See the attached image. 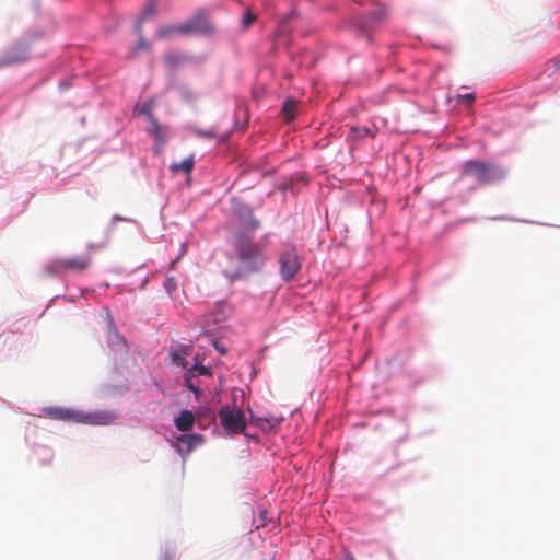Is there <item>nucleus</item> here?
Here are the masks:
<instances>
[{
  "label": "nucleus",
  "instance_id": "1",
  "mask_svg": "<svg viewBox=\"0 0 560 560\" xmlns=\"http://www.w3.org/2000/svg\"><path fill=\"white\" fill-rule=\"evenodd\" d=\"M266 261V248L248 233H238L232 238L231 250L225 254L221 268L228 279L240 280L261 271Z\"/></svg>",
  "mask_w": 560,
  "mask_h": 560
},
{
  "label": "nucleus",
  "instance_id": "2",
  "mask_svg": "<svg viewBox=\"0 0 560 560\" xmlns=\"http://www.w3.org/2000/svg\"><path fill=\"white\" fill-rule=\"evenodd\" d=\"M43 413L45 417L54 420L83 423L90 425H108L113 423L117 418V416L113 411L108 410H95L84 412L81 410L59 406L46 407L43 409Z\"/></svg>",
  "mask_w": 560,
  "mask_h": 560
},
{
  "label": "nucleus",
  "instance_id": "3",
  "mask_svg": "<svg viewBox=\"0 0 560 560\" xmlns=\"http://www.w3.org/2000/svg\"><path fill=\"white\" fill-rule=\"evenodd\" d=\"M462 176L471 177L478 185H490L502 180L506 171L488 161L469 160L462 165Z\"/></svg>",
  "mask_w": 560,
  "mask_h": 560
},
{
  "label": "nucleus",
  "instance_id": "4",
  "mask_svg": "<svg viewBox=\"0 0 560 560\" xmlns=\"http://www.w3.org/2000/svg\"><path fill=\"white\" fill-rule=\"evenodd\" d=\"M91 264L92 257L89 255L55 258L44 266V271L48 276H61L69 272L81 273L88 270Z\"/></svg>",
  "mask_w": 560,
  "mask_h": 560
},
{
  "label": "nucleus",
  "instance_id": "5",
  "mask_svg": "<svg viewBox=\"0 0 560 560\" xmlns=\"http://www.w3.org/2000/svg\"><path fill=\"white\" fill-rule=\"evenodd\" d=\"M280 277L289 282L295 278L302 268V261L296 253V248L288 246L279 254Z\"/></svg>",
  "mask_w": 560,
  "mask_h": 560
},
{
  "label": "nucleus",
  "instance_id": "6",
  "mask_svg": "<svg viewBox=\"0 0 560 560\" xmlns=\"http://www.w3.org/2000/svg\"><path fill=\"white\" fill-rule=\"evenodd\" d=\"M221 425L230 434L242 433L246 428L245 415L241 409L223 406L218 413Z\"/></svg>",
  "mask_w": 560,
  "mask_h": 560
},
{
  "label": "nucleus",
  "instance_id": "7",
  "mask_svg": "<svg viewBox=\"0 0 560 560\" xmlns=\"http://www.w3.org/2000/svg\"><path fill=\"white\" fill-rule=\"evenodd\" d=\"M213 30L214 27L212 23L203 13H198L186 22L182 23V36L208 34L213 32Z\"/></svg>",
  "mask_w": 560,
  "mask_h": 560
},
{
  "label": "nucleus",
  "instance_id": "8",
  "mask_svg": "<svg viewBox=\"0 0 560 560\" xmlns=\"http://www.w3.org/2000/svg\"><path fill=\"white\" fill-rule=\"evenodd\" d=\"M27 60V49L24 46H18L7 51L0 59V67L11 66Z\"/></svg>",
  "mask_w": 560,
  "mask_h": 560
},
{
  "label": "nucleus",
  "instance_id": "9",
  "mask_svg": "<svg viewBox=\"0 0 560 560\" xmlns=\"http://www.w3.org/2000/svg\"><path fill=\"white\" fill-rule=\"evenodd\" d=\"M192 345H182L177 350L170 353L173 364L186 369L188 366L187 357L192 352Z\"/></svg>",
  "mask_w": 560,
  "mask_h": 560
},
{
  "label": "nucleus",
  "instance_id": "10",
  "mask_svg": "<svg viewBox=\"0 0 560 560\" xmlns=\"http://www.w3.org/2000/svg\"><path fill=\"white\" fill-rule=\"evenodd\" d=\"M195 422L194 413L189 410H183L175 419V425L179 431H189Z\"/></svg>",
  "mask_w": 560,
  "mask_h": 560
},
{
  "label": "nucleus",
  "instance_id": "11",
  "mask_svg": "<svg viewBox=\"0 0 560 560\" xmlns=\"http://www.w3.org/2000/svg\"><path fill=\"white\" fill-rule=\"evenodd\" d=\"M194 165H195V159L194 156H189L185 160H183L182 162L179 163H173L171 166H170V170L173 172V173H178V172H183L187 175H189L191 172H192V168H194Z\"/></svg>",
  "mask_w": 560,
  "mask_h": 560
},
{
  "label": "nucleus",
  "instance_id": "12",
  "mask_svg": "<svg viewBox=\"0 0 560 560\" xmlns=\"http://www.w3.org/2000/svg\"><path fill=\"white\" fill-rule=\"evenodd\" d=\"M175 35H182V24L162 26L156 31L159 39L171 38Z\"/></svg>",
  "mask_w": 560,
  "mask_h": 560
},
{
  "label": "nucleus",
  "instance_id": "13",
  "mask_svg": "<svg viewBox=\"0 0 560 560\" xmlns=\"http://www.w3.org/2000/svg\"><path fill=\"white\" fill-rule=\"evenodd\" d=\"M107 341H108V345L113 348H117V349L126 348L125 339L119 335L117 329L114 327H109V329H108Z\"/></svg>",
  "mask_w": 560,
  "mask_h": 560
},
{
  "label": "nucleus",
  "instance_id": "14",
  "mask_svg": "<svg viewBox=\"0 0 560 560\" xmlns=\"http://www.w3.org/2000/svg\"><path fill=\"white\" fill-rule=\"evenodd\" d=\"M177 441L180 444H185L189 452L197 445H200L203 442V439L200 434H183L177 439Z\"/></svg>",
  "mask_w": 560,
  "mask_h": 560
},
{
  "label": "nucleus",
  "instance_id": "15",
  "mask_svg": "<svg viewBox=\"0 0 560 560\" xmlns=\"http://www.w3.org/2000/svg\"><path fill=\"white\" fill-rule=\"evenodd\" d=\"M156 8H158L156 0H149V2L147 3V5H145V8L143 10L141 19L137 23L136 27H137L138 32H141V26H142V23H143V21L145 19L155 15Z\"/></svg>",
  "mask_w": 560,
  "mask_h": 560
},
{
  "label": "nucleus",
  "instance_id": "16",
  "mask_svg": "<svg viewBox=\"0 0 560 560\" xmlns=\"http://www.w3.org/2000/svg\"><path fill=\"white\" fill-rule=\"evenodd\" d=\"M148 132L152 135L156 141L162 144L166 141L165 136L162 131V127L159 125L158 120L151 116V126L148 128Z\"/></svg>",
  "mask_w": 560,
  "mask_h": 560
},
{
  "label": "nucleus",
  "instance_id": "17",
  "mask_svg": "<svg viewBox=\"0 0 560 560\" xmlns=\"http://www.w3.org/2000/svg\"><path fill=\"white\" fill-rule=\"evenodd\" d=\"M295 103L293 101H287L282 106V113L288 121L295 117Z\"/></svg>",
  "mask_w": 560,
  "mask_h": 560
},
{
  "label": "nucleus",
  "instance_id": "18",
  "mask_svg": "<svg viewBox=\"0 0 560 560\" xmlns=\"http://www.w3.org/2000/svg\"><path fill=\"white\" fill-rule=\"evenodd\" d=\"M196 378V374L192 372H187L185 375V384L187 388L194 392L197 396L200 393L199 387L195 384L194 380Z\"/></svg>",
  "mask_w": 560,
  "mask_h": 560
},
{
  "label": "nucleus",
  "instance_id": "19",
  "mask_svg": "<svg viewBox=\"0 0 560 560\" xmlns=\"http://www.w3.org/2000/svg\"><path fill=\"white\" fill-rule=\"evenodd\" d=\"M188 372H192L197 375H206V376H211V372L210 370L202 365V364H199V363H196L191 369L188 370Z\"/></svg>",
  "mask_w": 560,
  "mask_h": 560
},
{
  "label": "nucleus",
  "instance_id": "20",
  "mask_svg": "<svg viewBox=\"0 0 560 560\" xmlns=\"http://www.w3.org/2000/svg\"><path fill=\"white\" fill-rule=\"evenodd\" d=\"M164 288H165L166 292L168 293V295H172L177 289L176 279L174 277L166 278V280L164 282Z\"/></svg>",
  "mask_w": 560,
  "mask_h": 560
},
{
  "label": "nucleus",
  "instance_id": "21",
  "mask_svg": "<svg viewBox=\"0 0 560 560\" xmlns=\"http://www.w3.org/2000/svg\"><path fill=\"white\" fill-rule=\"evenodd\" d=\"M256 19H257L256 14H254L250 11H247L244 14L243 20H242L243 27L248 28L256 21Z\"/></svg>",
  "mask_w": 560,
  "mask_h": 560
},
{
  "label": "nucleus",
  "instance_id": "22",
  "mask_svg": "<svg viewBox=\"0 0 560 560\" xmlns=\"http://www.w3.org/2000/svg\"><path fill=\"white\" fill-rule=\"evenodd\" d=\"M351 133L357 138H363L370 135V129L366 127H352Z\"/></svg>",
  "mask_w": 560,
  "mask_h": 560
},
{
  "label": "nucleus",
  "instance_id": "23",
  "mask_svg": "<svg viewBox=\"0 0 560 560\" xmlns=\"http://www.w3.org/2000/svg\"><path fill=\"white\" fill-rule=\"evenodd\" d=\"M147 48H148V44H147L145 39L142 36H140L135 49L139 50V49H147Z\"/></svg>",
  "mask_w": 560,
  "mask_h": 560
},
{
  "label": "nucleus",
  "instance_id": "24",
  "mask_svg": "<svg viewBox=\"0 0 560 560\" xmlns=\"http://www.w3.org/2000/svg\"><path fill=\"white\" fill-rule=\"evenodd\" d=\"M458 98H463L468 103V105H470L475 101V95L472 93H467L465 95H458Z\"/></svg>",
  "mask_w": 560,
  "mask_h": 560
},
{
  "label": "nucleus",
  "instance_id": "25",
  "mask_svg": "<svg viewBox=\"0 0 560 560\" xmlns=\"http://www.w3.org/2000/svg\"><path fill=\"white\" fill-rule=\"evenodd\" d=\"M259 226V221L256 220L253 215H250L249 222L247 224V228L249 230H255Z\"/></svg>",
  "mask_w": 560,
  "mask_h": 560
},
{
  "label": "nucleus",
  "instance_id": "26",
  "mask_svg": "<svg viewBox=\"0 0 560 560\" xmlns=\"http://www.w3.org/2000/svg\"><path fill=\"white\" fill-rule=\"evenodd\" d=\"M200 135L206 137V138H213L214 137V133L211 130H209V131H201Z\"/></svg>",
  "mask_w": 560,
  "mask_h": 560
},
{
  "label": "nucleus",
  "instance_id": "27",
  "mask_svg": "<svg viewBox=\"0 0 560 560\" xmlns=\"http://www.w3.org/2000/svg\"><path fill=\"white\" fill-rule=\"evenodd\" d=\"M104 245H105V243H104V244H101V245L89 244V245H88V248H89V249H97V248L103 247Z\"/></svg>",
  "mask_w": 560,
  "mask_h": 560
},
{
  "label": "nucleus",
  "instance_id": "28",
  "mask_svg": "<svg viewBox=\"0 0 560 560\" xmlns=\"http://www.w3.org/2000/svg\"><path fill=\"white\" fill-rule=\"evenodd\" d=\"M381 16H382V13L380 11L373 12V18L374 19H381Z\"/></svg>",
  "mask_w": 560,
  "mask_h": 560
},
{
  "label": "nucleus",
  "instance_id": "29",
  "mask_svg": "<svg viewBox=\"0 0 560 560\" xmlns=\"http://www.w3.org/2000/svg\"><path fill=\"white\" fill-rule=\"evenodd\" d=\"M359 31L365 34L368 32V27L365 25L359 26Z\"/></svg>",
  "mask_w": 560,
  "mask_h": 560
},
{
  "label": "nucleus",
  "instance_id": "30",
  "mask_svg": "<svg viewBox=\"0 0 560 560\" xmlns=\"http://www.w3.org/2000/svg\"><path fill=\"white\" fill-rule=\"evenodd\" d=\"M142 112H143V113H147V114H150V107L144 106V107L142 108Z\"/></svg>",
  "mask_w": 560,
  "mask_h": 560
},
{
  "label": "nucleus",
  "instance_id": "31",
  "mask_svg": "<svg viewBox=\"0 0 560 560\" xmlns=\"http://www.w3.org/2000/svg\"><path fill=\"white\" fill-rule=\"evenodd\" d=\"M217 350H219L221 353H224L223 348L217 347Z\"/></svg>",
  "mask_w": 560,
  "mask_h": 560
},
{
  "label": "nucleus",
  "instance_id": "32",
  "mask_svg": "<svg viewBox=\"0 0 560 560\" xmlns=\"http://www.w3.org/2000/svg\"><path fill=\"white\" fill-rule=\"evenodd\" d=\"M217 350H219L221 353H224L223 348L217 347Z\"/></svg>",
  "mask_w": 560,
  "mask_h": 560
}]
</instances>
